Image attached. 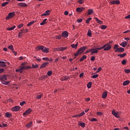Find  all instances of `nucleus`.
Returning a JSON list of instances; mask_svg holds the SVG:
<instances>
[{
	"instance_id": "nucleus-57",
	"label": "nucleus",
	"mask_w": 130,
	"mask_h": 130,
	"mask_svg": "<svg viewBox=\"0 0 130 130\" xmlns=\"http://www.w3.org/2000/svg\"><path fill=\"white\" fill-rule=\"evenodd\" d=\"M117 47H118V45L115 44V45H114V46L113 49H115V50H116V49H117V48H117Z\"/></svg>"
},
{
	"instance_id": "nucleus-7",
	"label": "nucleus",
	"mask_w": 130,
	"mask_h": 130,
	"mask_svg": "<svg viewBox=\"0 0 130 130\" xmlns=\"http://www.w3.org/2000/svg\"><path fill=\"white\" fill-rule=\"evenodd\" d=\"M32 112V109L29 108L28 110H26L23 113V115H28V114H30Z\"/></svg>"
},
{
	"instance_id": "nucleus-16",
	"label": "nucleus",
	"mask_w": 130,
	"mask_h": 130,
	"mask_svg": "<svg viewBox=\"0 0 130 130\" xmlns=\"http://www.w3.org/2000/svg\"><path fill=\"white\" fill-rule=\"evenodd\" d=\"M20 68H21V70L22 71H24V70H29V69L31 68V66H21L20 67Z\"/></svg>"
},
{
	"instance_id": "nucleus-56",
	"label": "nucleus",
	"mask_w": 130,
	"mask_h": 130,
	"mask_svg": "<svg viewBox=\"0 0 130 130\" xmlns=\"http://www.w3.org/2000/svg\"><path fill=\"white\" fill-rule=\"evenodd\" d=\"M55 38H56V39H61V35L56 36Z\"/></svg>"
},
{
	"instance_id": "nucleus-17",
	"label": "nucleus",
	"mask_w": 130,
	"mask_h": 130,
	"mask_svg": "<svg viewBox=\"0 0 130 130\" xmlns=\"http://www.w3.org/2000/svg\"><path fill=\"white\" fill-rule=\"evenodd\" d=\"M82 53H83L81 51V50L79 49L76 53H74V56H78L80 55V54H82Z\"/></svg>"
},
{
	"instance_id": "nucleus-41",
	"label": "nucleus",
	"mask_w": 130,
	"mask_h": 130,
	"mask_svg": "<svg viewBox=\"0 0 130 130\" xmlns=\"http://www.w3.org/2000/svg\"><path fill=\"white\" fill-rule=\"evenodd\" d=\"M91 20H92V18H91V17H89V18H87L86 20V24H89V23H90V21H91Z\"/></svg>"
},
{
	"instance_id": "nucleus-9",
	"label": "nucleus",
	"mask_w": 130,
	"mask_h": 130,
	"mask_svg": "<svg viewBox=\"0 0 130 130\" xmlns=\"http://www.w3.org/2000/svg\"><path fill=\"white\" fill-rule=\"evenodd\" d=\"M124 51V48L122 47H120L116 49L115 52H123Z\"/></svg>"
},
{
	"instance_id": "nucleus-60",
	"label": "nucleus",
	"mask_w": 130,
	"mask_h": 130,
	"mask_svg": "<svg viewBox=\"0 0 130 130\" xmlns=\"http://www.w3.org/2000/svg\"><path fill=\"white\" fill-rule=\"evenodd\" d=\"M101 70H102V68L100 67L96 72V73H100V72H101Z\"/></svg>"
},
{
	"instance_id": "nucleus-4",
	"label": "nucleus",
	"mask_w": 130,
	"mask_h": 130,
	"mask_svg": "<svg viewBox=\"0 0 130 130\" xmlns=\"http://www.w3.org/2000/svg\"><path fill=\"white\" fill-rule=\"evenodd\" d=\"M101 47L91 49L90 50L91 51V55H93L94 53H98V50H101Z\"/></svg>"
},
{
	"instance_id": "nucleus-44",
	"label": "nucleus",
	"mask_w": 130,
	"mask_h": 130,
	"mask_svg": "<svg viewBox=\"0 0 130 130\" xmlns=\"http://www.w3.org/2000/svg\"><path fill=\"white\" fill-rule=\"evenodd\" d=\"M47 75L50 77V76H51L52 75V71H49L47 72Z\"/></svg>"
},
{
	"instance_id": "nucleus-54",
	"label": "nucleus",
	"mask_w": 130,
	"mask_h": 130,
	"mask_svg": "<svg viewBox=\"0 0 130 130\" xmlns=\"http://www.w3.org/2000/svg\"><path fill=\"white\" fill-rule=\"evenodd\" d=\"M24 104H26V102L25 101H23L20 103V106H23Z\"/></svg>"
},
{
	"instance_id": "nucleus-46",
	"label": "nucleus",
	"mask_w": 130,
	"mask_h": 130,
	"mask_svg": "<svg viewBox=\"0 0 130 130\" xmlns=\"http://www.w3.org/2000/svg\"><path fill=\"white\" fill-rule=\"evenodd\" d=\"M78 3H79V5H82V4H84V0H79Z\"/></svg>"
},
{
	"instance_id": "nucleus-50",
	"label": "nucleus",
	"mask_w": 130,
	"mask_h": 130,
	"mask_svg": "<svg viewBox=\"0 0 130 130\" xmlns=\"http://www.w3.org/2000/svg\"><path fill=\"white\" fill-rule=\"evenodd\" d=\"M43 60H45L46 61H48V60H49V57H43Z\"/></svg>"
},
{
	"instance_id": "nucleus-18",
	"label": "nucleus",
	"mask_w": 130,
	"mask_h": 130,
	"mask_svg": "<svg viewBox=\"0 0 130 130\" xmlns=\"http://www.w3.org/2000/svg\"><path fill=\"white\" fill-rule=\"evenodd\" d=\"M83 115H85V112H84V111L80 113L79 114H78L77 115H75V116H73V117H80V116H83Z\"/></svg>"
},
{
	"instance_id": "nucleus-63",
	"label": "nucleus",
	"mask_w": 130,
	"mask_h": 130,
	"mask_svg": "<svg viewBox=\"0 0 130 130\" xmlns=\"http://www.w3.org/2000/svg\"><path fill=\"white\" fill-rule=\"evenodd\" d=\"M95 56H92L91 58V61H94V60H95Z\"/></svg>"
},
{
	"instance_id": "nucleus-13",
	"label": "nucleus",
	"mask_w": 130,
	"mask_h": 130,
	"mask_svg": "<svg viewBox=\"0 0 130 130\" xmlns=\"http://www.w3.org/2000/svg\"><path fill=\"white\" fill-rule=\"evenodd\" d=\"M36 49L38 51H39V50H42V51H43V49H44V46H38L36 48Z\"/></svg>"
},
{
	"instance_id": "nucleus-27",
	"label": "nucleus",
	"mask_w": 130,
	"mask_h": 130,
	"mask_svg": "<svg viewBox=\"0 0 130 130\" xmlns=\"http://www.w3.org/2000/svg\"><path fill=\"white\" fill-rule=\"evenodd\" d=\"M129 83H130L129 80H126L123 82V86H126L127 85H128V84H129Z\"/></svg>"
},
{
	"instance_id": "nucleus-10",
	"label": "nucleus",
	"mask_w": 130,
	"mask_h": 130,
	"mask_svg": "<svg viewBox=\"0 0 130 130\" xmlns=\"http://www.w3.org/2000/svg\"><path fill=\"white\" fill-rule=\"evenodd\" d=\"M48 64H49V62H45L41 64V66L40 67V69H44V68L47 67Z\"/></svg>"
},
{
	"instance_id": "nucleus-26",
	"label": "nucleus",
	"mask_w": 130,
	"mask_h": 130,
	"mask_svg": "<svg viewBox=\"0 0 130 130\" xmlns=\"http://www.w3.org/2000/svg\"><path fill=\"white\" fill-rule=\"evenodd\" d=\"M78 42H77L76 44H72L71 45V47H72V48H75V49H77V47H78Z\"/></svg>"
},
{
	"instance_id": "nucleus-6",
	"label": "nucleus",
	"mask_w": 130,
	"mask_h": 130,
	"mask_svg": "<svg viewBox=\"0 0 130 130\" xmlns=\"http://www.w3.org/2000/svg\"><path fill=\"white\" fill-rule=\"evenodd\" d=\"M21 110V107L16 106L11 109L12 111L18 112Z\"/></svg>"
},
{
	"instance_id": "nucleus-20",
	"label": "nucleus",
	"mask_w": 130,
	"mask_h": 130,
	"mask_svg": "<svg viewBox=\"0 0 130 130\" xmlns=\"http://www.w3.org/2000/svg\"><path fill=\"white\" fill-rule=\"evenodd\" d=\"M107 97V92L106 91H104L103 93H102V98L103 99H105V98H106Z\"/></svg>"
},
{
	"instance_id": "nucleus-15",
	"label": "nucleus",
	"mask_w": 130,
	"mask_h": 130,
	"mask_svg": "<svg viewBox=\"0 0 130 130\" xmlns=\"http://www.w3.org/2000/svg\"><path fill=\"white\" fill-rule=\"evenodd\" d=\"M70 79V76H63L61 78V81H67V80Z\"/></svg>"
},
{
	"instance_id": "nucleus-49",
	"label": "nucleus",
	"mask_w": 130,
	"mask_h": 130,
	"mask_svg": "<svg viewBox=\"0 0 130 130\" xmlns=\"http://www.w3.org/2000/svg\"><path fill=\"white\" fill-rule=\"evenodd\" d=\"M98 74H95L92 76V79H96V78H98Z\"/></svg>"
},
{
	"instance_id": "nucleus-22",
	"label": "nucleus",
	"mask_w": 130,
	"mask_h": 130,
	"mask_svg": "<svg viewBox=\"0 0 130 130\" xmlns=\"http://www.w3.org/2000/svg\"><path fill=\"white\" fill-rule=\"evenodd\" d=\"M42 51L43 52H45V53H48L49 52V49L45 47L44 49H43Z\"/></svg>"
},
{
	"instance_id": "nucleus-32",
	"label": "nucleus",
	"mask_w": 130,
	"mask_h": 130,
	"mask_svg": "<svg viewBox=\"0 0 130 130\" xmlns=\"http://www.w3.org/2000/svg\"><path fill=\"white\" fill-rule=\"evenodd\" d=\"M21 31L22 33H28L29 32V29H28V28H26V29H21Z\"/></svg>"
},
{
	"instance_id": "nucleus-34",
	"label": "nucleus",
	"mask_w": 130,
	"mask_h": 130,
	"mask_svg": "<svg viewBox=\"0 0 130 130\" xmlns=\"http://www.w3.org/2000/svg\"><path fill=\"white\" fill-rule=\"evenodd\" d=\"M15 28H16V26L15 25H14L13 26H12L11 27H8L7 28V30H8L9 31H12V30H14V29H15Z\"/></svg>"
},
{
	"instance_id": "nucleus-42",
	"label": "nucleus",
	"mask_w": 130,
	"mask_h": 130,
	"mask_svg": "<svg viewBox=\"0 0 130 130\" xmlns=\"http://www.w3.org/2000/svg\"><path fill=\"white\" fill-rule=\"evenodd\" d=\"M124 73L126 74H129L130 73V70L129 69H124Z\"/></svg>"
},
{
	"instance_id": "nucleus-33",
	"label": "nucleus",
	"mask_w": 130,
	"mask_h": 130,
	"mask_svg": "<svg viewBox=\"0 0 130 130\" xmlns=\"http://www.w3.org/2000/svg\"><path fill=\"white\" fill-rule=\"evenodd\" d=\"M36 22V20L30 21L29 23H28L27 24V26H31V25H33V24H34V23H35Z\"/></svg>"
},
{
	"instance_id": "nucleus-45",
	"label": "nucleus",
	"mask_w": 130,
	"mask_h": 130,
	"mask_svg": "<svg viewBox=\"0 0 130 130\" xmlns=\"http://www.w3.org/2000/svg\"><path fill=\"white\" fill-rule=\"evenodd\" d=\"M8 48L9 49H10L12 51V50H14V46H13V45H10L9 46Z\"/></svg>"
},
{
	"instance_id": "nucleus-19",
	"label": "nucleus",
	"mask_w": 130,
	"mask_h": 130,
	"mask_svg": "<svg viewBox=\"0 0 130 130\" xmlns=\"http://www.w3.org/2000/svg\"><path fill=\"white\" fill-rule=\"evenodd\" d=\"M120 45L121 46H122V47H125L126 45H127V42L126 41L123 42L122 43L120 44Z\"/></svg>"
},
{
	"instance_id": "nucleus-8",
	"label": "nucleus",
	"mask_w": 130,
	"mask_h": 130,
	"mask_svg": "<svg viewBox=\"0 0 130 130\" xmlns=\"http://www.w3.org/2000/svg\"><path fill=\"white\" fill-rule=\"evenodd\" d=\"M62 37L64 38H67V37H69V32L67 31H64L61 34Z\"/></svg>"
},
{
	"instance_id": "nucleus-29",
	"label": "nucleus",
	"mask_w": 130,
	"mask_h": 130,
	"mask_svg": "<svg viewBox=\"0 0 130 130\" xmlns=\"http://www.w3.org/2000/svg\"><path fill=\"white\" fill-rule=\"evenodd\" d=\"M86 46H83V47H80L79 49L81 50V51L83 53V52H84V51L86 50Z\"/></svg>"
},
{
	"instance_id": "nucleus-40",
	"label": "nucleus",
	"mask_w": 130,
	"mask_h": 130,
	"mask_svg": "<svg viewBox=\"0 0 130 130\" xmlns=\"http://www.w3.org/2000/svg\"><path fill=\"white\" fill-rule=\"evenodd\" d=\"M79 125H80V126H81V127H85V126H86V123H85L84 122H80L79 123Z\"/></svg>"
},
{
	"instance_id": "nucleus-37",
	"label": "nucleus",
	"mask_w": 130,
	"mask_h": 130,
	"mask_svg": "<svg viewBox=\"0 0 130 130\" xmlns=\"http://www.w3.org/2000/svg\"><path fill=\"white\" fill-rule=\"evenodd\" d=\"M46 21H47V18L44 19V20L43 21V22L40 23V25H41V26H42V25H45V23H46Z\"/></svg>"
},
{
	"instance_id": "nucleus-25",
	"label": "nucleus",
	"mask_w": 130,
	"mask_h": 130,
	"mask_svg": "<svg viewBox=\"0 0 130 130\" xmlns=\"http://www.w3.org/2000/svg\"><path fill=\"white\" fill-rule=\"evenodd\" d=\"M31 66L32 67L30 66V69H37V68L39 67V65H38V64H32Z\"/></svg>"
},
{
	"instance_id": "nucleus-21",
	"label": "nucleus",
	"mask_w": 130,
	"mask_h": 130,
	"mask_svg": "<svg viewBox=\"0 0 130 130\" xmlns=\"http://www.w3.org/2000/svg\"><path fill=\"white\" fill-rule=\"evenodd\" d=\"M94 19H95L97 23H98V24H100L101 25H102V24H103V21L100 20L99 19H98V18L95 17Z\"/></svg>"
},
{
	"instance_id": "nucleus-39",
	"label": "nucleus",
	"mask_w": 130,
	"mask_h": 130,
	"mask_svg": "<svg viewBox=\"0 0 130 130\" xmlns=\"http://www.w3.org/2000/svg\"><path fill=\"white\" fill-rule=\"evenodd\" d=\"M87 36H89V37H91L92 36V31H91V30L90 29L88 31Z\"/></svg>"
},
{
	"instance_id": "nucleus-47",
	"label": "nucleus",
	"mask_w": 130,
	"mask_h": 130,
	"mask_svg": "<svg viewBox=\"0 0 130 130\" xmlns=\"http://www.w3.org/2000/svg\"><path fill=\"white\" fill-rule=\"evenodd\" d=\"M9 4V2H5L2 4V7H6L7 5Z\"/></svg>"
},
{
	"instance_id": "nucleus-53",
	"label": "nucleus",
	"mask_w": 130,
	"mask_h": 130,
	"mask_svg": "<svg viewBox=\"0 0 130 130\" xmlns=\"http://www.w3.org/2000/svg\"><path fill=\"white\" fill-rule=\"evenodd\" d=\"M45 13L47 14L48 16H49V15H50V10L46 11Z\"/></svg>"
},
{
	"instance_id": "nucleus-64",
	"label": "nucleus",
	"mask_w": 130,
	"mask_h": 130,
	"mask_svg": "<svg viewBox=\"0 0 130 130\" xmlns=\"http://www.w3.org/2000/svg\"><path fill=\"white\" fill-rule=\"evenodd\" d=\"M26 64H27V62H24L21 63V66H26Z\"/></svg>"
},
{
	"instance_id": "nucleus-3",
	"label": "nucleus",
	"mask_w": 130,
	"mask_h": 130,
	"mask_svg": "<svg viewBox=\"0 0 130 130\" xmlns=\"http://www.w3.org/2000/svg\"><path fill=\"white\" fill-rule=\"evenodd\" d=\"M15 12L9 13L8 15L6 17V20L11 19V18L15 17Z\"/></svg>"
},
{
	"instance_id": "nucleus-28",
	"label": "nucleus",
	"mask_w": 130,
	"mask_h": 130,
	"mask_svg": "<svg viewBox=\"0 0 130 130\" xmlns=\"http://www.w3.org/2000/svg\"><path fill=\"white\" fill-rule=\"evenodd\" d=\"M87 13L88 15H92V14L94 13V11H93V9H88Z\"/></svg>"
},
{
	"instance_id": "nucleus-2",
	"label": "nucleus",
	"mask_w": 130,
	"mask_h": 130,
	"mask_svg": "<svg viewBox=\"0 0 130 130\" xmlns=\"http://www.w3.org/2000/svg\"><path fill=\"white\" fill-rule=\"evenodd\" d=\"M113 43V41H111L105 44L103 46L101 47V49H104V51H107L111 49V44Z\"/></svg>"
},
{
	"instance_id": "nucleus-62",
	"label": "nucleus",
	"mask_w": 130,
	"mask_h": 130,
	"mask_svg": "<svg viewBox=\"0 0 130 130\" xmlns=\"http://www.w3.org/2000/svg\"><path fill=\"white\" fill-rule=\"evenodd\" d=\"M22 32L21 31L19 32V34L18 36V38H21V37L22 36V35H21V34H22Z\"/></svg>"
},
{
	"instance_id": "nucleus-11",
	"label": "nucleus",
	"mask_w": 130,
	"mask_h": 130,
	"mask_svg": "<svg viewBox=\"0 0 130 130\" xmlns=\"http://www.w3.org/2000/svg\"><path fill=\"white\" fill-rule=\"evenodd\" d=\"M84 10H85V8L84 7H78L76 9V12L77 13H82Z\"/></svg>"
},
{
	"instance_id": "nucleus-51",
	"label": "nucleus",
	"mask_w": 130,
	"mask_h": 130,
	"mask_svg": "<svg viewBox=\"0 0 130 130\" xmlns=\"http://www.w3.org/2000/svg\"><path fill=\"white\" fill-rule=\"evenodd\" d=\"M77 23H82V22H83V19L82 18L77 19Z\"/></svg>"
},
{
	"instance_id": "nucleus-5",
	"label": "nucleus",
	"mask_w": 130,
	"mask_h": 130,
	"mask_svg": "<svg viewBox=\"0 0 130 130\" xmlns=\"http://www.w3.org/2000/svg\"><path fill=\"white\" fill-rule=\"evenodd\" d=\"M66 49H68V47H58L55 48V50H56V51H64Z\"/></svg>"
},
{
	"instance_id": "nucleus-36",
	"label": "nucleus",
	"mask_w": 130,
	"mask_h": 130,
	"mask_svg": "<svg viewBox=\"0 0 130 130\" xmlns=\"http://www.w3.org/2000/svg\"><path fill=\"white\" fill-rule=\"evenodd\" d=\"M86 58H87V56L86 55H83L81 58L80 59V61L82 62L83 61V60H84V59H86Z\"/></svg>"
},
{
	"instance_id": "nucleus-30",
	"label": "nucleus",
	"mask_w": 130,
	"mask_h": 130,
	"mask_svg": "<svg viewBox=\"0 0 130 130\" xmlns=\"http://www.w3.org/2000/svg\"><path fill=\"white\" fill-rule=\"evenodd\" d=\"M126 55V53H124L123 54H118L117 55V56H120V57H123L124 56H125Z\"/></svg>"
},
{
	"instance_id": "nucleus-31",
	"label": "nucleus",
	"mask_w": 130,
	"mask_h": 130,
	"mask_svg": "<svg viewBox=\"0 0 130 130\" xmlns=\"http://www.w3.org/2000/svg\"><path fill=\"white\" fill-rule=\"evenodd\" d=\"M33 123V122L32 121L30 122L29 123H28V124H27L25 126L26 127H31L32 126V124Z\"/></svg>"
},
{
	"instance_id": "nucleus-52",
	"label": "nucleus",
	"mask_w": 130,
	"mask_h": 130,
	"mask_svg": "<svg viewBox=\"0 0 130 130\" xmlns=\"http://www.w3.org/2000/svg\"><path fill=\"white\" fill-rule=\"evenodd\" d=\"M107 28V26L106 25H102L101 27V29H102V30H104L105 29H106Z\"/></svg>"
},
{
	"instance_id": "nucleus-43",
	"label": "nucleus",
	"mask_w": 130,
	"mask_h": 130,
	"mask_svg": "<svg viewBox=\"0 0 130 130\" xmlns=\"http://www.w3.org/2000/svg\"><path fill=\"white\" fill-rule=\"evenodd\" d=\"M127 62V61L126 59H123L122 61H121V64H123V66H124V64H125Z\"/></svg>"
},
{
	"instance_id": "nucleus-23",
	"label": "nucleus",
	"mask_w": 130,
	"mask_h": 130,
	"mask_svg": "<svg viewBox=\"0 0 130 130\" xmlns=\"http://www.w3.org/2000/svg\"><path fill=\"white\" fill-rule=\"evenodd\" d=\"M5 116H6V117H7L8 118H10L11 117H12V114L9 112H6L5 113Z\"/></svg>"
},
{
	"instance_id": "nucleus-35",
	"label": "nucleus",
	"mask_w": 130,
	"mask_h": 130,
	"mask_svg": "<svg viewBox=\"0 0 130 130\" xmlns=\"http://www.w3.org/2000/svg\"><path fill=\"white\" fill-rule=\"evenodd\" d=\"M15 72H16V73H17L18 72L19 73H20V74H21V73H23V70H22V68L21 67H20V69L15 70Z\"/></svg>"
},
{
	"instance_id": "nucleus-58",
	"label": "nucleus",
	"mask_w": 130,
	"mask_h": 130,
	"mask_svg": "<svg viewBox=\"0 0 130 130\" xmlns=\"http://www.w3.org/2000/svg\"><path fill=\"white\" fill-rule=\"evenodd\" d=\"M41 97H42V94H40L37 96V99H41Z\"/></svg>"
},
{
	"instance_id": "nucleus-12",
	"label": "nucleus",
	"mask_w": 130,
	"mask_h": 130,
	"mask_svg": "<svg viewBox=\"0 0 130 130\" xmlns=\"http://www.w3.org/2000/svg\"><path fill=\"white\" fill-rule=\"evenodd\" d=\"M18 7H22L23 8H25L26 7H28V5L25 3H20L18 4Z\"/></svg>"
},
{
	"instance_id": "nucleus-24",
	"label": "nucleus",
	"mask_w": 130,
	"mask_h": 130,
	"mask_svg": "<svg viewBox=\"0 0 130 130\" xmlns=\"http://www.w3.org/2000/svg\"><path fill=\"white\" fill-rule=\"evenodd\" d=\"M112 114H113L114 116H115V117L118 118V114H117V113H116V112H115V111L113 110L112 111Z\"/></svg>"
},
{
	"instance_id": "nucleus-14",
	"label": "nucleus",
	"mask_w": 130,
	"mask_h": 130,
	"mask_svg": "<svg viewBox=\"0 0 130 130\" xmlns=\"http://www.w3.org/2000/svg\"><path fill=\"white\" fill-rule=\"evenodd\" d=\"M110 3L112 5H119V4H120V1H119V0L112 1Z\"/></svg>"
},
{
	"instance_id": "nucleus-1",
	"label": "nucleus",
	"mask_w": 130,
	"mask_h": 130,
	"mask_svg": "<svg viewBox=\"0 0 130 130\" xmlns=\"http://www.w3.org/2000/svg\"><path fill=\"white\" fill-rule=\"evenodd\" d=\"M7 80H8V76H7V75L4 74L0 75V81L2 82V84H3V85H9V84H10V81H6Z\"/></svg>"
},
{
	"instance_id": "nucleus-55",
	"label": "nucleus",
	"mask_w": 130,
	"mask_h": 130,
	"mask_svg": "<svg viewBox=\"0 0 130 130\" xmlns=\"http://www.w3.org/2000/svg\"><path fill=\"white\" fill-rule=\"evenodd\" d=\"M23 25V23H21V24L18 25L17 27L18 29H21V28L22 27Z\"/></svg>"
},
{
	"instance_id": "nucleus-38",
	"label": "nucleus",
	"mask_w": 130,
	"mask_h": 130,
	"mask_svg": "<svg viewBox=\"0 0 130 130\" xmlns=\"http://www.w3.org/2000/svg\"><path fill=\"white\" fill-rule=\"evenodd\" d=\"M87 87L88 88V89H90L91 87H92V82H88L87 84Z\"/></svg>"
},
{
	"instance_id": "nucleus-48",
	"label": "nucleus",
	"mask_w": 130,
	"mask_h": 130,
	"mask_svg": "<svg viewBox=\"0 0 130 130\" xmlns=\"http://www.w3.org/2000/svg\"><path fill=\"white\" fill-rule=\"evenodd\" d=\"M97 115H99V116H101V115H103V113L101 112H98L96 113Z\"/></svg>"
},
{
	"instance_id": "nucleus-61",
	"label": "nucleus",
	"mask_w": 130,
	"mask_h": 130,
	"mask_svg": "<svg viewBox=\"0 0 130 130\" xmlns=\"http://www.w3.org/2000/svg\"><path fill=\"white\" fill-rule=\"evenodd\" d=\"M5 72V69H0V74H2V73H4Z\"/></svg>"
},
{
	"instance_id": "nucleus-59",
	"label": "nucleus",
	"mask_w": 130,
	"mask_h": 130,
	"mask_svg": "<svg viewBox=\"0 0 130 130\" xmlns=\"http://www.w3.org/2000/svg\"><path fill=\"white\" fill-rule=\"evenodd\" d=\"M90 121H98V120L95 118H93L90 120Z\"/></svg>"
}]
</instances>
